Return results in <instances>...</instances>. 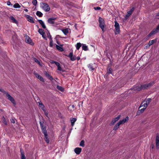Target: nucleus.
I'll return each mask as SVG.
<instances>
[{
	"label": "nucleus",
	"mask_w": 159,
	"mask_h": 159,
	"mask_svg": "<svg viewBox=\"0 0 159 159\" xmlns=\"http://www.w3.org/2000/svg\"><path fill=\"white\" fill-rule=\"evenodd\" d=\"M153 83H149L148 84H146L141 85L140 86H136L134 88V89L136 91H140L141 89H147L148 87H151L152 84Z\"/></svg>",
	"instance_id": "1"
},
{
	"label": "nucleus",
	"mask_w": 159,
	"mask_h": 159,
	"mask_svg": "<svg viewBox=\"0 0 159 159\" xmlns=\"http://www.w3.org/2000/svg\"><path fill=\"white\" fill-rule=\"evenodd\" d=\"M152 99L151 98H148L146 99L144 101H143L141 104L140 106L139 107V108L142 107H143L147 108L148 106L149 105L150 103L151 102Z\"/></svg>",
	"instance_id": "2"
},
{
	"label": "nucleus",
	"mask_w": 159,
	"mask_h": 159,
	"mask_svg": "<svg viewBox=\"0 0 159 159\" xmlns=\"http://www.w3.org/2000/svg\"><path fill=\"white\" fill-rule=\"evenodd\" d=\"M98 21L99 23V26L102 29V31H103L104 28V22L103 19L101 17H99L98 19Z\"/></svg>",
	"instance_id": "3"
},
{
	"label": "nucleus",
	"mask_w": 159,
	"mask_h": 159,
	"mask_svg": "<svg viewBox=\"0 0 159 159\" xmlns=\"http://www.w3.org/2000/svg\"><path fill=\"white\" fill-rule=\"evenodd\" d=\"M159 31V25H158L155 29H154L148 35V38L149 37L155 34Z\"/></svg>",
	"instance_id": "4"
},
{
	"label": "nucleus",
	"mask_w": 159,
	"mask_h": 159,
	"mask_svg": "<svg viewBox=\"0 0 159 159\" xmlns=\"http://www.w3.org/2000/svg\"><path fill=\"white\" fill-rule=\"evenodd\" d=\"M7 95H6L7 98L10 100L14 106L16 105V102L14 99V98L12 97L8 93H7Z\"/></svg>",
	"instance_id": "5"
},
{
	"label": "nucleus",
	"mask_w": 159,
	"mask_h": 159,
	"mask_svg": "<svg viewBox=\"0 0 159 159\" xmlns=\"http://www.w3.org/2000/svg\"><path fill=\"white\" fill-rule=\"evenodd\" d=\"M115 33L118 34L120 32V26L119 24L116 21H115Z\"/></svg>",
	"instance_id": "6"
},
{
	"label": "nucleus",
	"mask_w": 159,
	"mask_h": 159,
	"mask_svg": "<svg viewBox=\"0 0 159 159\" xmlns=\"http://www.w3.org/2000/svg\"><path fill=\"white\" fill-rule=\"evenodd\" d=\"M42 8L46 11H48L50 10V8L48 5L47 3H42Z\"/></svg>",
	"instance_id": "7"
},
{
	"label": "nucleus",
	"mask_w": 159,
	"mask_h": 159,
	"mask_svg": "<svg viewBox=\"0 0 159 159\" xmlns=\"http://www.w3.org/2000/svg\"><path fill=\"white\" fill-rule=\"evenodd\" d=\"M66 56L70 58L71 61H74L76 59V57L75 56H73L72 52L70 53L68 55H66Z\"/></svg>",
	"instance_id": "8"
},
{
	"label": "nucleus",
	"mask_w": 159,
	"mask_h": 159,
	"mask_svg": "<svg viewBox=\"0 0 159 159\" xmlns=\"http://www.w3.org/2000/svg\"><path fill=\"white\" fill-rule=\"evenodd\" d=\"M25 16L27 20L28 21L32 23H34V19L32 17L28 15H26Z\"/></svg>",
	"instance_id": "9"
},
{
	"label": "nucleus",
	"mask_w": 159,
	"mask_h": 159,
	"mask_svg": "<svg viewBox=\"0 0 159 159\" xmlns=\"http://www.w3.org/2000/svg\"><path fill=\"white\" fill-rule=\"evenodd\" d=\"M134 8L132 7L129 11L127 12V14L125 15V18L127 19L129 18V16L134 11Z\"/></svg>",
	"instance_id": "10"
},
{
	"label": "nucleus",
	"mask_w": 159,
	"mask_h": 159,
	"mask_svg": "<svg viewBox=\"0 0 159 159\" xmlns=\"http://www.w3.org/2000/svg\"><path fill=\"white\" fill-rule=\"evenodd\" d=\"M25 42L26 43H28L31 45L34 44V43L32 42L31 39L28 36H26Z\"/></svg>",
	"instance_id": "11"
},
{
	"label": "nucleus",
	"mask_w": 159,
	"mask_h": 159,
	"mask_svg": "<svg viewBox=\"0 0 159 159\" xmlns=\"http://www.w3.org/2000/svg\"><path fill=\"white\" fill-rule=\"evenodd\" d=\"M156 144L157 148L159 149V135L158 134L156 137Z\"/></svg>",
	"instance_id": "12"
},
{
	"label": "nucleus",
	"mask_w": 159,
	"mask_h": 159,
	"mask_svg": "<svg viewBox=\"0 0 159 159\" xmlns=\"http://www.w3.org/2000/svg\"><path fill=\"white\" fill-rule=\"evenodd\" d=\"M128 120L129 117L127 116L125 119L120 120L118 123L120 125L125 123L126 121H128Z\"/></svg>",
	"instance_id": "13"
},
{
	"label": "nucleus",
	"mask_w": 159,
	"mask_h": 159,
	"mask_svg": "<svg viewBox=\"0 0 159 159\" xmlns=\"http://www.w3.org/2000/svg\"><path fill=\"white\" fill-rule=\"evenodd\" d=\"M34 75L36 77L39 79L40 81L43 82H45L44 79L39 74L37 73H35Z\"/></svg>",
	"instance_id": "14"
},
{
	"label": "nucleus",
	"mask_w": 159,
	"mask_h": 159,
	"mask_svg": "<svg viewBox=\"0 0 159 159\" xmlns=\"http://www.w3.org/2000/svg\"><path fill=\"white\" fill-rule=\"evenodd\" d=\"M82 151V149L80 148H76L74 149V152L77 154H79Z\"/></svg>",
	"instance_id": "15"
},
{
	"label": "nucleus",
	"mask_w": 159,
	"mask_h": 159,
	"mask_svg": "<svg viewBox=\"0 0 159 159\" xmlns=\"http://www.w3.org/2000/svg\"><path fill=\"white\" fill-rule=\"evenodd\" d=\"M38 103L39 104V107H40L43 111H44V110H45V106H44L43 104L41 102H38Z\"/></svg>",
	"instance_id": "16"
},
{
	"label": "nucleus",
	"mask_w": 159,
	"mask_h": 159,
	"mask_svg": "<svg viewBox=\"0 0 159 159\" xmlns=\"http://www.w3.org/2000/svg\"><path fill=\"white\" fill-rule=\"evenodd\" d=\"M56 19L55 18H50L48 19V22L50 24H53L54 23V20Z\"/></svg>",
	"instance_id": "17"
},
{
	"label": "nucleus",
	"mask_w": 159,
	"mask_h": 159,
	"mask_svg": "<svg viewBox=\"0 0 159 159\" xmlns=\"http://www.w3.org/2000/svg\"><path fill=\"white\" fill-rule=\"evenodd\" d=\"M44 73L46 76L48 77V78L51 80H52L53 79L52 77L46 71H45L44 72Z\"/></svg>",
	"instance_id": "18"
},
{
	"label": "nucleus",
	"mask_w": 159,
	"mask_h": 159,
	"mask_svg": "<svg viewBox=\"0 0 159 159\" xmlns=\"http://www.w3.org/2000/svg\"><path fill=\"white\" fill-rule=\"evenodd\" d=\"M38 21L39 22V23L40 24V25L42 26V27L43 29H45L46 28V26L44 22L42 20H39Z\"/></svg>",
	"instance_id": "19"
},
{
	"label": "nucleus",
	"mask_w": 159,
	"mask_h": 159,
	"mask_svg": "<svg viewBox=\"0 0 159 159\" xmlns=\"http://www.w3.org/2000/svg\"><path fill=\"white\" fill-rule=\"evenodd\" d=\"M76 120V119L75 118H73L72 119H70V121L71 123V125L72 127L74 125L75 123V122Z\"/></svg>",
	"instance_id": "20"
},
{
	"label": "nucleus",
	"mask_w": 159,
	"mask_h": 159,
	"mask_svg": "<svg viewBox=\"0 0 159 159\" xmlns=\"http://www.w3.org/2000/svg\"><path fill=\"white\" fill-rule=\"evenodd\" d=\"M82 48L84 51H86L89 50L88 46L85 44H82Z\"/></svg>",
	"instance_id": "21"
},
{
	"label": "nucleus",
	"mask_w": 159,
	"mask_h": 159,
	"mask_svg": "<svg viewBox=\"0 0 159 159\" xmlns=\"http://www.w3.org/2000/svg\"><path fill=\"white\" fill-rule=\"evenodd\" d=\"M10 19L12 21V22L15 24H17L18 23L17 21L16 20V19L15 18L11 16L10 17Z\"/></svg>",
	"instance_id": "22"
},
{
	"label": "nucleus",
	"mask_w": 159,
	"mask_h": 159,
	"mask_svg": "<svg viewBox=\"0 0 159 159\" xmlns=\"http://www.w3.org/2000/svg\"><path fill=\"white\" fill-rule=\"evenodd\" d=\"M41 129H42V132L44 134V135L47 134L46 127L43 128H41Z\"/></svg>",
	"instance_id": "23"
},
{
	"label": "nucleus",
	"mask_w": 159,
	"mask_h": 159,
	"mask_svg": "<svg viewBox=\"0 0 159 159\" xmlns=\"http://www.w3.org/2000/svg\"><path fill=\"white\" fill-rule=\"evenodd\" d=\"M55 45H56V48L58 50H59L61 51H63V48H62L61 47L59 46L56 44H55Z\"/></svg>",
	"instance_id": "24"
},
{
	"label": "nucleus",
	"mask_w": 159,
	"mask_h": 159,
	"mask_svg": "<svg viewBox=\"0 0 159 159\" xmlns=\"http://www.w3.org/2000/svg\"><path fill=\"white\" fill-rule=\"evenodd\" d=\"M44 135V139L47 143H48L49 142V139L48 138V134Z\"/></svg>",
	"instance_id": "25"
},
{
	"label": "nucleus",
	"mask_w": 159,
	"mask_h": 159,
	"mask_svg": "<svg viewBox=\"0 0 159 159\" xmlns=\"http://www.w3.org/2000/svg\"><path fill=\"white\" fill-rule=\"evenodd\" d=\"M62 31L65 35H66L69 32L68 29L67 28L62 30Z\"/></svg>",
	"instance_id": "26"
},
{
	"label": "nucleus",
	"mask_w": 159,
	"mask_h": 159,
	"mask_svg": "<svg viewBox=\"0 0 159 159\" xmlns=\"http://www.w3.org/2000/svg\"><path fill=\"white\" fill-rule=\"evenodd\" d=\"M156 41V39H153L150 41L148 43L149 46L153 44Z\"/></svg>",
	"instance_id": "27"
},
{
	"label": "nucleus",
	"mask_w": 159,
	"mask_h": 159,
	"mask_svg": "<svg viewBox=\"0 0 159 159\" xmlns=\"http://www.w3.org/2000/svg\"><path fill=\"white\" fill-rule=\"evenodd\" d=\"M82 46V44L80 43H78L76 44V48L77 50H79L80 48Z\"/></svg>",
	"instance_id": "28"
},
{
	"label": "nucleus",
	"mask_w": 159,
	"mask_h": 159,
	"mask_svg": "<svg viewBox=\"0 0 159 159\" xmlns=\"http://www.w3.org/2000/svg\"><path fill=\"white\" fill-rule=\"evenodd\" d=\"M88 67L90 71H92L94 70V68L93 67L92 64H89L88 66Z\"/></svg>",
	"instance_id": "29"
},
{
	"label": "nucleus",
	"mask_w": 159,
	"mask_h": 159,
	"mask_svg": "<svg viewBox=\"0 0 159 159\" xmlns=\"http://www.w3.org/2000/svg\"><path fill=\"white\" fill-rule=\"evenodd\" d=\"M57 89H58L59 90H60L61 92H63L64 90V89L60 86L57 85Z\"/></svg>",
	"instance_id": "30"
},
{
	"label": "nucleus",
	"mask_w": 159,
	"mask_h": 159,
	"mask_svg": "<svg viewBox=\"0 0 159 159\" xmlns=\"http://www.w3.org/2000/svg\"><path fill=\"white\" fill-rule=\"evenodd\" d=\"M38 32L41 35H42L43 34H44V30L41 29H39L38 30Z\"/></svg>",
	"instance_id": "31"
},
{
	"label": "nucleus",
	"mask_w": 159,
	"mask_h": 159,
	"mask_svg": "<svg viewBox=\"0 0 159 159\" xmlns=\"http://www.w3.org/2000/svg\"><path fill=\"white\" fill-rule=\"evenodd\" d=\"M36 15L42 17L43 16V14L40 11H37L36 13Z\"/></svg>",
	"instance_id": "32"
},
{
	"label": "nucleus",
	"mask_w": 159,
	"mask_h": 159,
	"mask_svg": "<svg viewBox=\"0 0 159 159\" xmlns=\"http://www.w3.org/2000/svg\"><path fill=\"white\" fill-rule=\"evenodd\" d=\"M120 125L118 124L117 123L116 125L114 127L113 130H117L119 127Z\"/></svg>",
	"instance_id": "33"
},
{
	"label": "nucleus",
	"mask_w": 159,
	"mask_h": 159,
	"mask_svg": "<svg viewBox=\"0 0 159 159\" xmlns=\"http://www.w3.org/2000/svg\"><path fill=\"white\" fill-rule=\"evenodd\" d=\"M13 7L15 8H20V6L18 3H16L13 6Z\"/></svg>",
	"instance_id": "34"
},
{
	"label": "nucleus",
	"mask_w": 159,
	"mask_h": 159,
	"mask_svg": "<svg viewBox=\"0 0 159 159\" xmlns=\"http://www.w3.org/2000/svg\"><path fill=\"white\" fill-rule=\"evenodd\" d=\"M80 145L82 147H84V140H82L81 141Z\"/></svg>",
	"instance_id": "35"
},
{
	"label": "nucleus",
	"mask_w": 159,
	"mask_h": 159,
	"mask_svg": "<svg viewBox=\"0 0 159 159\" xmlns=\"http://www.w3.org/2000/svg\"><path fill=\"white\" fill-rule=\"evenodd\" d=\"M120 117V115H119L117 116V117L114 118V120L116 122V121H118V120H119Z\"/></svg>",
	"instance_id": "36"
},
{
	"label": "nucleus",
	"mask_w": 159,
	"mask_h": 159,
	"mask_svg": "<svg viewBox=\"0 0 159 159\" xmlns=\"http://www.w3.org/2000/svg\"><path fill=\"white\" fill-rule=\"evenodd\" d=\"M44 111V114H45V115L49 119V117H48V112L46 111V110H44V111Z\"/></svg>",
	"instance_id": "37"
},
{
	"label": "nucleus",
	"mask_w": 159,
	"mask_h": 159,
	"mask_svg": "<svg viewBox=\"0 0 159 159\" xmlns=\"http://www.w3.org/2000/svg\"><path fill=\"white\" fill-rule=\"evenodd\" d=\"M43 123V122H42L41 121H39V124H40V126L41 128H43V127H45L44 126Z\"/></svg>",
	"instance_id": "38"
},
{
	"label": "nucleus",
	"mask_w": 159,
	"mask_h": 159,
	"mask_svg": "<svg viewBox=\"0 0 159 159\" xmlns=\"http://www.w3.org/2000/svg\"><path fill=\"white\" fill-rule=\"evenodd\" d=\"M3 122L5 125H7V122L4 117H3Z\"/></svg>",
	"instance_id": "39"
},
{
	"label": "nucleus",
	"mask_w": 159,
	"mask_h": 159,
	"mask_svg": "<svg viewBox=\"0 0 159 159\" xmlns=\"http://www.w3.org/2000/svg\"><path fill=\"white\" fill-rule=\"evenodd\" d=\"M47 37L48 38H49L50 39V40H52V36L51 35H50V33L49 32H48V34H47Z\"/></svg>",
	"instance_id": "40"
},
{
	"label": "nucleus",
	"mask_w": 159,
	"mask_h": 159,
	"mask_svg": "<svg viewBox=\"0 0 159 159\" xmlns=\"http://www.w3.org/2000/svg\"><path fill=\"white\" fill-rule=\"evenodd\" d=\"M112 71V69L111 68H110L108 69L107 71L108 74H111Z\"/></svg>",
	"instance_id": "41"
},
{
	"label": "nucleus",
	"mask_w": 159,
	"mask_h": 159,
	"mask_svg": "<svg viewBox=\"0 0 159 159\" xmlns=\"http://www.w3.org/2000/svg\"><path fill=\"white\" fill-rule=\"evenodd\" d=\"M0 91L1 92H2L4 94L6 95V96L7 95V93H8L7 92L5 91H4V90L3 89H1Z\"/></svg>",
	"instance_id": "42"
},
{
	"label": "nucleus",
	"mask_w": 159,
	"mask_h": 159,
	"mask_svg": "<svg viewBox=\"0 0 159 159\" xmlns=\"http://www.w3.org/2000/svg\"><path fill=\"white\" fill-rule=\"evenodd\" d=\"M32 3L34 6H36L37 4V0H33L32 1Z\"/></svg>",
	"instance_id": "43"
},
{
	"label": "nucleus",
	"mask_w": 159,
	"mask_h": 159,
	"mask_svg": "<svg viewBox=\"0 0 159 159\" xmlns=\"http://www.w3.org/2000/svg\"><path fill=\"white\" fill-rule=\"evenodd\" d=\"M20 153H21V157H23V156L24 157V156H25V155H24V152L22 150V149L21 148L20 149Z\"/></svg>",
	"instance_id": "44"
},
{
	"label": "nucleus",
	"mask_w": 159,
	"mask_h": 159,
	"mask_svg": "<svg viewBox=\"0 0 159 159\" xmlns=\"http://www.w3.org/2000/svg\"><path fill=\"white\" fill-rule=\"evenodd\" d=\"M57 70L59 71H64L62 69L61 67L60 66V65L57 67Z\"/></svg>",
	"instance_id": "45"
},
{
	"label": "nucleus",
	"mask_w": 159,
	"mask_h": 159,
	"mask_svg": "<svg viewBox=\"0 0 159 159\" xmlns=\"http://www.w3.org/2000/svg\"><path fill=\"white\" fill-rule=\"evenodd\" d=\"M49 45H50V47H51L53 46V44L52 39V40L51 39V40H50V43H49Z\"/></svg>",
	"instance_id": "46"
},
{
	"label": "nucleus",
	"mask_w": 159,
	"mask_h": 159,
	"mask_svg": "<svg viewBox=\"0 0 159 159\" xmlns=\"http://www.w3.org/2000/svg\"><path fill=\"white\" fill-rule=\"evenodd\" d=\"M101 9V8H100V7H94V9L95 10H100Z\"/></svg>",
	"instance_id": "47"
},
{
	"label": "nucleus",
	"mask_w": 159,
	"mask_h": 159,
	"mask_svg": "<svg viewBox=\"0 0 159 159\" xmlns=\"http://www.w3.org/2000/svg\"><path fill=\"white\" fill-rule=\"evenodd\" d=\"M116 122L114 120V119H113L111 121V122L110 124V125H113Z\"/></svg>",
	"instance_id": "48"
},
{
	"label": "nucleus",
	"mask_w": 159,
	"mask_h": 159,
	"mask_svg": "<svg viewBox=\"0 0 159 159\" xmlns=\"http://www.w3.org/2000/svg\"><path fill=\"white\" fill-rule=\"evenodd\" d=\"M146 108H145V107H144L143 108H142L139 111L141 112V113H142L143 112V111H144V110L146 109Z\"/></svg>",
	"instance_id": "49"
},
{
	"label": "nucleus",
	"mask_w": 159,
	"mask_h": 159,
	"mask_svg": "<svg viewBox=\"0 0 159 159\" xmlns=\"http://www.w3.org/2000/svg\"><path fill=\"white\" fill-rule=\"evenodd\" d=\"M42 37L44 38V39L46 40H47V39L46 38V36L45 35V33L44 34H43L42 35Z\"/></svg>",
	"instance_id": "50"
},
{
	"label": "nucleus",
	"mask_w": 159,
	"mask_h": 159,
	"mask_svg": "<svg viewBox=\"0 0 159 159\" xmlns=\"http://www.w3.org/2000/svg\"><path fill=\"white\" fill-rule=\"evenodd\" d=\"M10 121L11 123H15V119H11L10 120Z\"/></svg>",
	"instance_id": "51"
},
{
	"label": "nucleus",
	"mask_w": 159,
	"mask_h": 159,
	"mask_svg": "<svg viewBox=\"0 0 159 159\" xmlns=\"http://www.w3.org/2000/svg\"><path fill=\"white\" fill-rule=\"evenodd\" d=\"M34 61L35 62H36L38 64H40V61L38 60L37 59L35 58Z\"/></svg>",
	"instance_id": "52"
},
{
	"label": "nucleus",
	"mask_w": 159,
	"mask_h": 159,
	"mask_svg": "<svg viewBox=\"0 0 159 159\" xmlns=\"http://www.w3.org/2000/svg\"><path fill=\"white\" fill-rule=\"evenodd\" d=\"M7 5L8 6H10V5H11V6H12V4H11V2L9 1H8L7 2Z\"/></svg>",
	"instance_id": "53"
},
{
	"label": "nucleus",
	"mask_w": 159,
	"mask_h": 159,
	"mask_svg": "<svg viewBox=\"0 0 159 159\" xmlns=\"http://www.w3.org/2000/svg\"><path fill=\"white\" fill-rule=\"evenodd\" d=\"M55 64L57 66V67L60 65V64L59 62H56Z\"/></svg>",
	"instance_id": "54"
},
{
	"label": "nucleus",
	"mask_w": 159,
	"mask_h": 159,
	"mask_svg": "<svg viewBox=\"0 0 159 159\" xmlns=\"http://www.w3.org/2000/svg\"><path fill=\"white\" fill-rule=\"evenodd\" d=\"M21 159H26L25 156L21 157Z\"/></svg>",
	"instance_id": "55"
},
{
	"label": "nucleus",
	"mask_w": 159,
	"mask_h": 159,
	"mask_svg": "<svg viewBox=\"0 0 159 159\" xmlns=\"http://www.w3.org/2000/svg\"><path fill=\"white\" fill-rule=\"evenodd\" d=\"M80 59V58L79 57H76V59L77 60H79Z\"/></svg>",
	"instance_id": "56"
},
{
	"label": "nucleus",
	"mask_w": 159,
	"mask_h": 159,
	"mask_svg": "<svg viewBox=\"0 0 159 159\" xmlns=\"http://www.w3.org/2000/svg\"><path fill=\"white\" fill-rule=\"evenodd\" d=\"M56 61H52L51 63H52V64L53 63H55V64L56 63Z\"/></svg>",
	"instance_id": "57"
},
{
	"label": "nucleus",
	"mask_w": 159,
	"mask_h": 159,
	"mask_svg": "<svg viewBox=\"0 0 159 159\" xmlns=\"http://www.w3.org/2000/svg\"><path fill=\"white\" fill-rule=\"evenodd\" d=\"M24 11H26V12H27V11H28V10L27 9H25L24 10Z\"/></svg>",
	"instance_id": "58"
},
{
	"label": "nucleus",
	"mask_w": 159,
	"mask_h": 159,
	"mask_svg": "<svg viewBox=\"0 0 159 159\" xmlns=\"http://www.w3.org/2000/svg\"><path fill=\"white\" fill-rule=\"evenodd\" d=\"M59 36V35H56L55 39H57V38Z\"/></svg>",
	"instance_id": "59"
},
{
	"label": "nucleus",
	"mask_w": 159,
	"mask_h": 159,
	"mask_svg": "<svg viewBox=\"0 0 159 159\" xmlns=\"http://www.w3.org/2000/svg\"><path fill=\"white\" fill-rule=\"evenodd\" d=\"M72 107L73 108H75V106L74 105H72Z\"/></svg>",
	"instance_id": "60"
},
{
	"label": "nucleus",
	"mask_w": 159,
	"mask_h": 159,
	"mask_svg": "<svg viewBox=\"0 0 159 159\" xmlns=\"http://www.w3.org/2000/svg\"><path fill=\"white\" fill-rule=\"evenodd\" d=\"M57 43L58 44H59V43L58 42V41H57Z\"/></svg>",
	"instance_id": "61"
},
{
	"label": "nucleus",
	"mask_w": 159,
	"mask_h": 159,
	"mask_svg": "<svg viewBox=\"0 0 159 159\" xmlns=\"http://www.w3.org/2000/svg\"><path fill=\"white\" fill-rule=\"evenodd\" d=\"M157 16H159V12H158V13L157 14Z\"/></svg>",
	"instance_id": "62"
},
{
	"label": "nucleus",
	"mask_w": 159,
	"mask_h": 159,
	"mask_svg": "<svg viewBox=\"0 0 159 159\" xmlns=\"http://www.w3.org/2000/svg\"><path fill=\"white\" fill-rule=\"evenodd\" d=\"M138 113H139L138 112L137 113V115H139Z\"/></svg>",
	"instance_id": "63"
},
{
	"label": "nucleus",
	"mask_w": 159,
	"mask_h": 159,
	"mask_svg": "<svg viewBox=\"0 0 159 159\" xmlns=\"http://www.w3.org/2000/svg\"><path fill=\"white\" fill-rule=\"evenodd\" d=\"M153 148V145H152V148Z\"/></svg>",
	"instance_id": "64"
}]
</instances>
